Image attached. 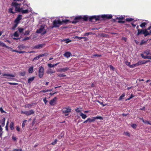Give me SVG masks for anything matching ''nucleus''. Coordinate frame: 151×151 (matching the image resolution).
<instances>
[{
    "mask_svg": "<svg viewBox=\"0 0 151 151\" xmlns=\"http://www.w3.org/2000/svg\"><path fill=\"white\" fill-rule=\"evenodd\" d=\"M112 17L111 15H102L93 16L89 18V21L95 22L97 21H102L104 20L109 19H111Z\"/></svg>",
    "mask_w": 151,
    "mask_h": 151,
    "instance_id": "1",
    "label": "nucleus"
},
{
    "mask_svg": "<svg viewBox=\"0 0 151 151\" xmlns=\"http://www.w3.org/2000/svg\"><path fill=\"white\" fill-rule=\"evenodd\" d=\"M90 17H89L87 15H85L83 17L81 16L76 17L74 18V20L72 21V23L76 24L80 22L82 19H83V20L85 21H87L88 19L89 20V18Z\"/></svg>",
    "mask_w": 151,
    "mask_h": 151,
    "instance_id": "2",
    "label": "nucleus"
},
{
    "mask_svg": "<svg viewBox=\"0 0 151 151\" xmlns=\"http://www.w3.org/2000/svg\"><path fill=\"white\" fill-rule=\"evenodd\" d=\"M21 4H18L16 2H13L12 3L11 5L12 6L15 7V12H19L21 11L22 8H20Z\"/></svg>",
    "mask_w": 151,
    "mask_h": 151,
    "instance_id": "3",
    "label": "nucleus"
},
{
    "mask_svg": "<svg viewBox=\"0 0 151 151\" xmlns=\"http://www.w3.org/2000/svg\"><path fill=\"white\" fill-rule=\"evenodd\" d=\"M137 36H138L142 34H144L145 37H146L148 35H150V33L148 32L146 29H137Z\"/></svg>",
    "mask_w": 151,
    "mask_h": 151,
    "instance_id": "4",
    "label": "nucleus"
},
{
    "mask_svg": "<svg viewBox=\"0 0 151 151\" xmlns=\"http://www.w3.org/2000/svg\"><path fill=\"white\" fill-rule=\"evenodd\" d=\"M63 113L65 114V116H68V113L70 112L71 111V109L69 107L63 108L62 110Z\"/></svg>",
    "mask_w": 151,
    "mask_h": 151,
    "instance_id": "5",
    "label": "nucleus"
},
{
    "mask_svg": "<svg viewBox=\"0 0 151 151\" xmlns=\"http://www.w3.org/2000/svg\"><path fill=\"white\" fill-rule=\"evenodd\" d=\"M63 24L62 22L60 20L55 19L53 21V27L52 28L54 27H59V25L62 24Z\"/></svg>",
    "mask_w": 151,
    "mask_h": 151,
    "instance_id": "6",
    "label": "nucleus"
},
{
    "mask_svg": "<svg viewBox=\"0 0 151 151\" xmlns=\"http://www.w3.org/2000/svg\"><path fill=\"white\" fill-rule=\"evenodd\" d=\"M44 69L42 66H40L39 68V76L40 78L42 77L44 74Z\"/></svg>",
    "mask_w": 151,
    "mask_h": 151,
    "instance_id": "7",
    "label": "nucleus"
},
{
    "mask_svg": "<svg viewBox=\"0 0 151 151\" xmlns=\"http://www.w3.org/2000/svg\"><path fill=\"white\" fill-rule=\"evenodd\" d=\"M21 113L24 114L27 116H29L34 114V111H33V110H30L29 111H22Z\"/></svg>",
    "mask_w": 151,
    "mask_h": 151,
    "instance_id": "8",
    "label": "nucleus"
},
{
    "mask_svg": "<svg viewBox=\"0 0 151 151\" xmlns=\"http://www.w3.org/2000/svg\"><path fill=\"white\" fill-rule=\"evenodd\" d=\"M22 16L21 15H19L15 20L14 23L18 24L19 23L20 21L22 19Z\"/></svg>",
    "mask_w": 151,
    "mask_h": 151,
    "instance_id": "9",
    "label": "nucleus"
},
{
    "mask_svg": "<svg viewBox=\"0 0 151 151\" xmlns=\"http://www.w3.org/2000/svg\"><path fill=\"white\" fill-rule=\"evenodd\" d=\"M45 27L43 25L41 26L40 27L39 29L37 30L36 33H42L43 30H45Z\"/></svg>",
    "mask_w": 151,
    "mask_h": 151,
    "instance_id": "10",
    "label": "nucleus"
},
{
    "mask_svg": "<svg viewBox=\"0 0 151 151\" xmlns=\"http://www.w3.org/2000/svg\"><path fill=\"white\" fill-rule=\"evenodd\" d=\"M69 69V68L68 67H66L65 68H60L58 71V72H66Z\"/></svg>",
    "mask_w": 151,
    "mask_h": 151,
    "instance_id": "11",
    "label": "nucleus"
},
{
    "mask_svg": "<svg viewBox=\"0 0 151 151\" xmlns=\"http://www.w3.org/2000/svg\"><path fill=\"white\" fill-rule=\"evenodd\" d=\"M45 44H39L33 47V49H39L42 48L44 45Z\"/></svg>",
    "mask_w": 151,
    "mask_h": 151,
    "instance_id": "12",
    "label": "nucleus"
},
{
    "mask_svg": "<svg viewBox=\"0 0 151 151\" xmlns=\"http://www.w3.org/2000/svg\"><path fill=\"white\" fill-rule=\"evenodd\" d=\"M57 97H55L52 99L50 100V105L53 106L54 105L55 102L57 100Z\"/></svg>",
    "mask_w": 151,
    "mask_h": 151,
    "instance_id": "13",
    "label": "nucleus"
},
{
    "mask_svg": "<svg viewBox=\"0 0 151 151\" xmlns=\"http://www.w3.org/2000/svg\"><path fill=\"white\" fill-rule=\"evenodd\" d=\"M96 120V118L95 117H93L92 118H89L88 119V122L90 123L92 122L95 121Z\"/></svg>",
    "mask_w": 151,
    "mask_h": 151,
    "instance_id": "14",
    "label": "nucleus"
},
{
    "mask_svg": "<svg viewBox=\"0 0 151 151\" xmlns=\"http://www.w3.org/2000/svg\"><path fill=\"white\" fill-rule=\"evenodd\" d=\"M2 76H6L7 77H8V78H11V77H15V76L13 75L12 74H3Z\"/></svg>",
    "mask_w": 151,
    "mask_h": 151,
    "instance_id": "15",
    "label": "nucleus"
},
{
    "mask_svg": "<svg viewBox=\"0 0 151 151\" xmlns=\"http://www.w3.org/2000/svg\"><path fill=\"white\" fill-rule=\"evenodd\" d=\"M141 56L142 58L144 59H150L151 56H147V55H144V54H141Z\"/></svg>",
    "mask_w": 151,
    "mask_h": 151,
    "instance_id": "16",
    "label": "nucleus"
},
{
    "mask_svg": "<svg viewBox=\"0 0 151 151\" xmlns=\"http://www.w3.org/2000/svg\"><path fill=\"white\" fill-rule=\"evenodd\" d=\"M71 55V54L70 52H66L64 54V55L66 57L68 58Z\"/></svg>",
    "mask_w": 151,
    "mask_h": 151,
    "instance_id": "17",
    "label": "nucleus"
},
{
    "mask_svg": "<svg viewBox=\"0 0 151 151\" xmlns=\"http://www.w3.org/2000/svg\"><path fill=\"white\" fill-rule=\"evenodd\" d=\"M147 63V62H145V60H139L138 62L139 65L142 64H145Z\"/></svg>",
    "mask_w": 151,
    "mask_h": 151,
    "instance_id": "18",
    "label": "nucleus"
},
{
    "mask_svg": "<svg viewBox=\"0 0 151 151\" xmlns=\"http://www.w3.org/2000/svg\"><path fill=\"white\" fill-rule=\"evenodd\" d=\"M58 64V63H57L55 64H53L52 65L51 63H49L47 65L50 68H52L56 66Z\"/></svg>",
    "mask_w": 151,
    "mask_h": 151,
    "instance_id": "19",
    "label": "nucleus"
},
{
    "mask_svg": "<svg viewBox=\"0 0 151 151\" xmlns=\"http://www.w3.org/2000/svg\"><path fill=\"white\" fill-rule=\"evenodd\" d=\"M33 69V66L32 65L30 67L28 70V72L30 73H32Z\"/></svg>",
    "mask_w": 151,
    "mask_h": 151,
    "instance_id": "20",
    "label": "nucleus"
},
{
    "mask_svg": "<svg viewBox=\"0 0 151 151\" xmlns=\"http://www.w3.org/2000/svg\"><path fill=\"white\" fill-rule=\"evenodd\" d=\"M61 42H64L65 41L66 43H68L71 42V41L69 39H63L61 40Z\"/></svg>",
    "mask_w": 151,
    "mask_h": 151,
    "instance_id": "21",
    "label": "nucleus"
},
{
    "mask_svg": "<svg viewBox=\"0 0 151 151\" xmlns=\"http://www.w3.org/2000/svg\"><path fill=\"white\" fill-rule=\"evenodd\" d=\"M35 78L34 77H33L29 78L28 80V83H30L32 81L34 80Z\"/></svg>",
    "mask_w": 151,
    "mask_h": 151,
    "instance_id": "22",
    "label": "nucleus"
},
{
    "mask_svg": "<svg viewBox=\"0 0 151 151\" xmlns=\"http://www.w3.org/2000/svg\"><path fill=\"white\" fill-rule=\"evenodd\" d=\"M72 21H70L68 19H65V20H63L61 22L63 23H67L68 22L71 23Z\"/></svg>",
    "mask_w": 151,
    "mask_h": 151,
    "instance_id": "23",
    "label": "nucleus"
},
{
    "mask_svg": "<svg viewBox=\"0 0 151 151\" xmlns=\"http://www.w3.org/2000/svg\"><path fill=\"white\" fill-rule=\"evenodd\" d=\"M13 6H12V8H10L9 9V12L10 13H12V14H14L16 13V12H14L13 11Z\"/></svg>",
    "mask_w": 151,
    "mask_h": 151,
    "instance_id": "24",
    "label": "nucleus"
},
{
    "mask_svg": "<svg viewBox=\"0 0 151 151\" xmlns=\"http://www.w3.org/2000/svg\"><path fill=\"white\" fill-rule=\"evenodd\" d=\"M55 71H53L51 69H49L47 71V73L48 74H51L53 73H55Z\"/></svg>",
    "mask_w": 151,
    "mask_h": 151,
    "instance_id": "25",
    "label": "nucleus"
},
{
    "mask_svg": "<svg viewBox=\"0 0 151 151\" xmlns=\"http://www.w3.org/2000/svg\"><path fill=\"white\" fill-rule=\"evenodd\" d=\"M14 124L13 122H11L10 125V128L11 130H13L14 129Z\"/></svg>",
    "mask_w": 151,
    "mask_h": 151,
    "instance_id": "26",
    "label": "nucleus"
},
{
    "mask_svg": "<svg viewBox=\"0 0 151 151\" xmlns=\"http://www.w3.org/2000/svg\"><path fill=\"white\" fill-rule=\"evenodd\" d=\"M21 12L22 14H24L28 13L29 10L28 9L23 10L22 9Z\"/></svg>",
    "mask_w": 151,
    "mask_h": 151,
    "instance_id": "27",
    "label": "nucleus"
},
{
    "mask_svg": "<svg viewBox=\"0 0 151 151\" xmlns=\"http://www.w3.org/2000/svg\"><path fill=\"white\" fill-rule=\"evenodd\" d=\"M139 66V65H138V63H137L136 64H133L132 65H131L130 66V68H134L136 66Z\"/></svg>",
    "mask_w": 151,
    "mask_h": 151,
    "instance_id": "28",
    "label": "nucleus"
},
{
    "mask_svg": "<svg viewBox=\"0 0 151 151\" xmlns=\"http://www.w3.org/2000/svg\"><path fill=\"white\" fill-rule=\"evenodd\" d=\"M57 75L60 78H61L62 77H65L66 76V75H64L63 74H58Z\"/></svg>",
    "mask_w": 151,
    "mask_h": 151,
    "instance_id": "29",
    "label": "nucleus"
},
{
    "mask_svg": "<svg viewBox=\"0 0 151 151\" xmlns=\"http://www.w3.org/2000/svg\"><path fill=\"white\" fill-rule=\"evenodd\" d=\"M5 119L4 118H3L2 119V121L1 122V126L2 127H4V126L5 125Z\"/></svg>",
    "mask_w": 151,
    "mask_h": 151,
    "instance_id": "30",
    "label": "nucleus"
},
{
    "mask_svg": "<svg viewBox=\"0 0 151 151\" xmlns=\"http://www.w3.org/2000/svg\"><path fill=\"white\" fill-rule=\"evenodd\" d=\"M80 115L82 117V118L84 119H85L87 117V116L83 113H81Z\"/></svg>",
    "mask_w": 151,
    "mask_h": 151,
    "instance_id": "31",
    "label": "nucleus"
},
{
    "mask_svg": "<svg viewBox=\"0 0 151 151\" xmlns=\"http://www.w3.org/2000/svg\"><path fill=\"white\" fill-rule=\"evenodd\" d=\"M25 46L23 45H20L18 46V48H19V49H24L25 48Z\"/></svg>",
    "mask_w": 151,
    "mask_h": 151,
    "instance_id": "32",
    "label": "nucleus"
},
{
    "mask_svg": "<svg viewBox=\"0 0 151 151\" xmlns=\"http://www.w3.org/2000/svg\"><path fill=\"white\" fill-rule=\"evenodd\" d=\"M147 23L146 22L142 23L140 25V26L142 28H143L145 26V25L147 24Z\"/></svg>",
    "mask_w": 151,
    "mask_h": 151,
    "instance_id": "33",
    "label": "nucleus"
},
{
    "mask_svg": "<svg viewBox=\"0 0 151 151\" xmlns=\"http://www.w3.org/2000/svg\"><path fill=\"white\" fill-rule=\"evenodd\" d=\"M74 39L78 38L79 40H81L82 39H86V37H79L78 36H75L73 37Z\"/></svg>",
    "mask_w": 151,
    "mask_h": 151,
    "instance_id": "34",
    "label": "nucleus"
},
{
    "mask_svg": "<svg viewBox=\"0 0 151 151\" xmlns=\"http://www.w3.org/2000/svg\"><path fill=\"white\" fill-rule=\"evenodd\" d=\"M134 20V19L132 18H127L126 19V20L128 22H130Z\"/></svg>",
    "mask_w": 151,
    "mask_h": 151,
    "instance_id": "35",
    "label": "nucleus"
},
{
    "mask_svg": "<svg viewBox=\"0 0 151 151\" xmlns=\"http://www.w3.org/2000/svg\"><path fill=\"white\" fill-rule=\"evenodd\" d=\"M15 24L14 25L13 27H12V29L13 30H14L15 28L17 27L18 24L15 23Z\"/></svg>",
    "mask_w": 151,
    "mask_h": 151,
    "instance_id": "36",
    "label": "nucleus"
},
{
    "mask_svg": "<svg viewBox=\"0 0 151 151\" xmlns=\"http://www.w3.org/2000/svg\"><path fill=\"white\" fill-rule=\"evenodd\" d=\"M18 30L19 31V32L20 33H22V32L24 30V29L22 28H21L19 27H18Z\"/></svg>",
    "mask_w": 151,
    "mask_h": 151,
    "instance_id": "37",
    "label": "nucleus"
},
{
    "mask_svg": "<svg viewBox=\"0 0 151 151\" xmlns=\"http://www.w3.org/2000/svg\"><path fill=\"white\" fill-rule=\"evenodd\" d=\"M125 95V93H123L122 94V95L120 97L119 99V100H122L123 99V97Z\"/></svg>",
    "mask_w": 151,
    "mask_h": 151,
    "instance_id": "38",
    "label": "nucleus"
},
{
    "mask_svg": "<svg viewBox=\"0 0 151 151\" xmlns=\"http://www.w3.org/2000/svg\"><path fill=\"white\" fill-rule=\"evenodd\" d=\"M14 37H18L19 36V35L18 34L17 31L14 32Z\"/></svg>",
    "mask_w": 151,
    "mask_h": 151,
    "instance_id": "39",
    "label": "nucleus"
},
{
    "mask_svg": "<svg viewBox=\"0 0 151 151\" xmlns=\"http://www.w3.org/2000/svg\"><path fill=\"white\" fill-rule=\"evenodd\" d=\"M124 19V17L123 16H120L119 17H117L116 19H119L120 20L123 19Z\"/></svg>",
    "mask_w": 151,
    "mask_h": 151,
    "instance_id": "40",
    "label": "nucleus"
},
{
    "mask_svg": "<svg viewBox=\"0 0 151 151\" xmlns=\"http://www.w3.org/2000/svg\"><path fill=\"white\" fill-rule=\"evenodd\" d=\"M101 36L102 37H108V35L102 33L101 34Z\"/></svg>",
    "mask_w": 151,
    "mask_h": 151,
    "instance_id": "41",
    "label": "nucleus"
},
{
    "mask_svg": "<svg viewBox=\"0 0 151 151\" xmlns=\"http://www.w3.org/2000/svg\"><path fill=\"white\" fill-rule=\"evenodd\" d=\"M30 32V31L29 30H28L25 31L24 33V35H28L29 34V33Z\"/></svg>",
    "mask_w": 151,
    "mask_h": 151,
    "instance_id": "42",
    "label": "nucleus"
},
{
    "mask_svg": "<svg viewBox=\"0 0 151 151\" xmlns=\"http://www.w3.org/2000/svg\"><path fill=\"white\" fill-rule=\"evenodd\" d=\"M25 73H26L24 71L22 72H20V75L22 76H25Z\"/></svg>",
    "mask_w": 151,
    "mask_h": 151,
    "instance_id": "43",
    "label": "nucleus"
},
{
    "mask_svg": "<svg viewBox=\"0 0 151 151\" xmlns=\"http://www.w3.org/2000/svg\"><path fill=\"white\" fill-rule=\"evenodd\" d=\"M48 55V54L45 53L42 55H40V57H41L44 56H47Z\"/></svg>",
    "mask_w": 151,
    "mask_h": 151,
    "instance_id": "44",
    "label": "nucleus"
},
{
    "mask_svg": "<svg viewBox=\"0 0 151 151\" xmlns=\"http://www.w3.org/2000/svg\"><path fill=\"white\" fill-rule=\"evenodd\" d=\"M93 57H101V55H99L95 54L93 55Z\"/></svg>",
    "mask_w": 151,
    "mask_h": 151,
    "instance_id": "45",
    "label": "nucleus"
},
{
    "mask_svg": "<svg viewBox=\"0 0 151 151\" xmlns=\"http://www.w3.org/2000/svg\"><path fill=\"white\" fill-rule=\"evenodd\" d=\"M40 58V55L38 56H37V57H35L34 58V59L33 60V61H34L35 60H38Z\"/></svg>",
    "mask_w": 151,
    "mask_h": 151,
    "instance_id": "46",
    "label": "nucleus"
},
{
    "mask_svg": "<svg viewBox=\"0 0 151 151\" xmlns=\"http://www.w3.org/2000/svg\"><path fill=\"white\" fill-rule=\"evenodd\" d=\"M9 84L10 85H18V83H9Z\"/></svg>",
    "mask_w": 151,
    "mask_h": 151,
    "instance_id": "47",
    "label": "nucleus"
},
{
    "mask_svg": "<svg viewBox=\"0 0 151 151\" xmlns=\"http://www.w3.org/2000/svg\"><path fill=\"white\" fill-rule=\"evenodd\" d=\"M92 33L91 32H89L86 33L84 34L85 36H88L92 34Z\"/></svg>",
    "mask_w": 151,
    "mask_h": 151,
    "instance_id": "48",
    "label": "nucleus"
},
{
    "mask_svg": "<svg viewBox=\"0 0 151 151\" xmlns=\"http://www.w3.org/2000/svg\"><path fill=\"white\" fill-rule=\"evenodd\" d=\"M27 121V120H24L22 124V127L23 128L24 127V126L25 124V123Z\"/></svg>",
    "mask_w": 151,
    "mask_h": 151,
    "instance_id": "49",
    "label": "nucleus"
},
{
    "mask_svg": "<svg viewBox=\"0 0 151 151\" xmlns=\"http://www.w3.org/2000/svg\"><path fill=\"white\" fill-rule=\"evenodd\" d=\"M146 41H144V40H143L141 41V42L140 44V45H142L145 43H146Z\"/></svg>",
    "mask_w": 151,
    "mask_h": 151,
    "instance_id": "50",
    "label": "nucleus"
},
{
    "mask_svg": "<svg viewBox=\"0 0 151 151\" xmlns=\"http://www.w3.org/2000/svg\"><path fill=\"white\" fill-rule=\"evenodd\" d=\"M0 45H1L2 47H5V46H6V45L4 43H3L1 42H0Z\"/></svg>",
    "mask_w": 151,
    "mask_h": 151,
    "instance_id": "51",
    "label": "nucleus"
},
{
    "mask_svg": "<svg viewBox=\"0 0 151 151\" xmlns=\"http://www.w3.org/2000/svg\"><path fill=\"white\" fill-rule=\"evenodd\" d=\"M57 141L58 140L57 139H55L54 141L51 143V144L52 145H55Z\"/></svg>",
    "mask_w": 151,
    "mask_h": 151,
    "instance_id": "52",
    "label": "nucleus"
},
{
    "mask_svg": "<svg viewBox=\"0 0 151 151\" xmlns=\"http://www.w3.org/2000/svg\"><path fill=\"white\" fill-rule=\"evenodd\" d=\"M125 63L126 65L129 66V67H130V66L131 65H130V62L126 61L125 62Z\"/></svg>",
    "mask_w": 151,
    "mask_h": 151,
    "instance_id": "53",
    "label": "nucleus"
},
{
    "mask_svg": "<svg viewBox=\"0 0 151 151\" xmlns=\"http://www.w3.org/2000/svg\"><path fill=\"white\" fill-rule=\"evenodd\" d=\"M30 38V37H27L25 38H24L22 40V41H23L27 40H29Z\"/></svg>",
    "mask_w": 151,
    "mask_h": 151,
    "instance_id": "54",
    "label": "nucleus"
},
{
    "mask_svg": "<svg viewBox=\"0 0 151 151\" xmlns=\"http://www.w3.org/2000/svg\"><path fill=\"white\" fill-rule=\"evenodd\" d=\"M0 111L1 113H6V112L5 111H4L3 110L2 107L0 108Z\"/></svg>",
    "mask_w": 151,
    "mask_h": 151,
    "instance_id": "55",
    "label": "nucleus"
},
{
    "mask_svg": "<svg viewBox=\"0 0 151 151\" xmlns=\"http://www.w3.org/2000/svg\"><path fill=\"white\" fill-rule=\"evenodd\" d=\"M131 127L133 128H134V129H135L137 127V125H136V124H132L131 125Z\"/></svg>",
    "mask_w": 151,
    "mask_h": 151,
    "instance_id": "56",
    "label": "nucleus"
},
{
    "mask_svg": "<svg viewBox=\"0 0 151 151\" xmlns=\"http://www.w3.org/2000/svg\"><path fill=\"white\" fill-rule=\"evenodd\" d=\"M96 119H100L101 120H102L103 119V118L101 116H97L96 117H95Z\"/></svg>",
    "mask_w": 151,
    "mask_h": 151,
    "instance_id": "57",
    "label": "nucleus"
},
{
    "mask_svg": "<svg viewBox=\"0 0 151 151\" xmlns=\"http://www.w3.org/2000/svg\"><path fill=\"white\" fill-rule=\"evenodd\" d=\"M117 22L120 23H124L125 22L124 21H122L119 20L117 21Z\"/></svg>",
    "mask_w": 151,
    "mask_h": 151,
    "instance_id": "58",
    "label": "nucleus"
},
{
    "mask_svg": "<svg viewBox=\"0 0 151 151\" xmlns=\"http://www.w3.org/2000/svg\"><path fill=\"white\" fill-rule=\"evenodd\" d=\"M34 104V103L32 104H29L27 105V107H28L29 108L32 106H33V104Z\"/></svg>",
    "mask_w": 151,
    "mask_h": 151,
    "instance_id": "59",
    "label": "nucleus"
},
{
    "mask_svg": "<svg viewBox=\"0 0 151 151\" xmlns=\"http://www.w3.org/2000/svg\"><path fill=\"white\" fill-rule=\"evenodd\" d=\"M75 111H76L78 113H79L81 112V110L79 109V108H77L76 109Z\"/></svg>",
    "mask_w": 151,
    "mask_h": 151,
    "instance_id": "60",
    "label": "nucleus"
},
{
    "mask_svg": "<svg viewBox=\"0 0 151 151\" xmlns=\"http://www.w3.org/2000/svg\"><path fill=\"white\" fill-rule=\"evenodd\" d=\"M43 101L45 104H46L47 103L48 101L46 100V98H45L44 99H43Z\"/></svg>",
    "mask_w": 151,
    "mask_h": 151,
    "instance_id": "61",
    "label": "nucleus"
},
{
    "mask_svg": "<svg viewBox=\"0 0 151 151\" xmlns=\"http://www.w3.org/2000/svg\"><path fill=\"white\" fill-rule=\"evenodd\" d=\"M144 53L146 54L147 55H148L150 54V52L149 51H146L144 52Z\"/></svg>",
    "mask_w": 151,
    "mask_h": 151,
    "instance_id": "62",
    "label": "nucleus"
},
{
    "mask_svg": "<svg viewBox=\"0 0 151 151\" xmlns=\"http://www.w3.org/2000/svg\"><path fill=\"white\" fill-rule=\"evenodd\" d=\"M14 150L16 151H22V149H14Z\"/></svg>",
    "mask_w": 151,
    "mask_h": 151,
    "instance_id": "63",
    "label": "nucleus"
},
{
    "mask_svg": "<svg viewBox=\"0 0 151 151\" xmlns=\"http://www.w3.org/2000/svg\"><path fill=\"white\" fill-rule=\"evenodd\" d=\"M122 40L124 41L125 42H126L127 40V38L126 37H123L122 38Z\"/></svg>",
    "mask_w": 151,
    "mask_h": 151,
    "instance_id": "64",
    "label": "nucleus"
}]
</instances>
